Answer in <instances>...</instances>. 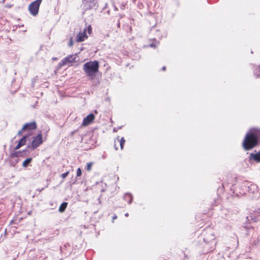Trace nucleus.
Wrapping results in <instances>:
<instances>
[{
  "label": "nucleus",
  "instance_id": "f257e3e1",
  "mask_svg": "<svg viewBox=\"0 0 260 260\" xmlns=\"http://www.w3.org/2000/svg\"><path fill=\"white\" fill-rule=\"evenodd\" d=\"M259 141H260V129L252 128L245 136L243 146L245 150H250L254 147Z\"/></svg>",
  "mask_w": 260,
  "mask_h": 260
},
{
  "label": "nucleus",
  "instance_id": "f03ea898",
  "mask_svg": "<svg viewBox=\"0 0 260 260\" xmlns=\"http://www.w3.org/2000/svg\"><path fill=\"white\" fill-rule=\"evenodd\" d=\"M99 63L98 61H90L84 64L83 70L89 79L93 80L99 72Z\"/></svg>",
  "mask_w": 260,
  "mask_h": 260
},
{
  "label": "nucleus",
  "instance_id": "7ed1b4c3",
  "mask_svg": "<svg viewBox=\"0 0 260 260\" xmlns=\"http://www.w3.org/2000/svg\"><path fill=\"white\" fill-rule=\"evenodd\" d=\"M87 32L90 35L92 32V27L91 25H88L86 28L84 29L83 31L79 32L76 37V41L77 42H81L87 39L88 36Z\"/></svg>",
  "mask_w": 260,
  "mask_h": 260
},
{
  "label": "nucleus",
  "instance_id": "20e7f679",
  "mask_svg": "<svg viewBox=\"0 0 260 260\" xmlns=\"http://www.w3.org/2000/svg\"><path fill=\"white\" fill-rule=\"evenodd\" d=\"M41 1L42 0H37L29 5L28 9L31 14L35 16L38 13L39 6Z\"/></svg>",
  "mask_w": 260,
  "mask_h": 260
},
{
  "label": "nucleus",
  "instance_id": "39448f33",
  "mask_svg": "<svg viewBox=\"0 0 260 260\" xmlns=\"http://www.w3.org/2000/svg\"><path fill=\"white\" fill-rule=\"evenodd\" d=\"M76 56L75 55H70L62 59L58 64L59 68H61L62 66L70 63L73 62H75Z\"/></svg>",
  "mask_w": 260,
  "mask_h": 260
},
{
  "label": "nucleus",
  "instance_id": "423d86ee",
  "mask_svg": "<svg viewBox=\"0 0 260 260\" xmlns=\"http://www.w3.org/2000/svg\"><path fill=\"white\" fill-rule=\"evenodd\" d=\"M43 143L42 136L41 134H38L35 137L31 143V147L33 149L37 148L40 145Z\"/></svg>",
  "mask_w": 260,
  "mask_h": 260
},
{
  "label": "nucleus",
  "instance_id": "0eeeda50",
  "mask_svg": "<svg viewBox=\"0 0 260 260\" xmlns=\"http://www.w3.org/2000/svg\"><path fill=\"white\" fill-rule=\"evenodd\" d=\"M94 115L93 114H90L83 119L82 122V125L87 126L90 124L94 119Z\"/></svg>",
  "mask_w": 260,
  "mask_h": 260
},
{
  "label": "nucleus",
  "instance_id": "6e6552de",
  "mask_svg": "<svg viewBox=\"0 0 260 260\" xmlns=\"http://www.w3.org/2000/svg\"><path fill=\"white\" fill-rule=\"evenodd\" d=\"M37 128V123L35 121L26 123L23 126V129L25 131L35 130Z\"/></svg>",
  "mask_w": 260,
  "mask_h": 260
},
{
  "label": "nucleus",
  "instance_id": "1a4fd4ad",
  "mask_svg": "<svg viewBox=\"0 0 260 260\" xmlns=\"http://www.w3.org/2000/svg\"><path fill=\"white\" fill-rule=\"evenodd\" d=\"M252 159L256 162H260V151L256 153H250L249 156V160Z\"/></svg>",
  "mask_w": 260,
  "mask_h": 260
},
{
  "label": "nucleus",
  "instance_id": "9d476101",
  "mask_svg": "<svg viewBox=\"0 0 260 260\" xmlns=\"http://www.w3.org/2000/svg\"><path fill=\"white\" fill-rule=\"evenodd\" d=\"M67 205H68V203L67 202H63L60 205V206L59 207L58 211L61 213L65 211V210L67 207Z\"/></svg>",
  "mask_w": 260,
  "mask_h": 260
},
{
  "label": "nucleus",
  "instance_id": "9b49d317",
  "mask_svg": "<svg viewBox=\"0 0 260 260\" xmlns=\"http://www.w3.org/2000/svg\"><path fill=\"white\" fill-rule=\"evenodd\" d=\"M124 198L125 200H128V203L129 204H131V203L132 202L133 198L131 194L129 193H126L124 195Z\"/></svg>",
  "mask_w": 260,
  "mask_h": 260
},
{
  "label": "nucleus",
  "instance_id": "f8f14e48",
  "mask_svg": "<svg viewBox=\"0 0 260 260\" xmlns=\"http://www.w3.org/2000/svg\"><path fill=\"white\" fill-rule=\"evenodd\" d=\"M31 158H27V159L23 161L22 163V166L23 167H27L28 164L31 162Z\"/></svg>",
  "mask_w": 260,
  "mask_h": 260
},
{
  "label": "nucleus",
  "instance_id": "ddd939ff",
  "mask_svg": "<svg viewBox=\"0 0 260 260\" xmlns=\"http://www.w3.org/2000/svg\"><path fill=\"white\" fill-rule=\"evenodd\" d=\"M26 136H23L19 142V143L22 146L25 144L26 142Z\"/></svg>",
  "mask_w": 260,
  "mask_h": 260
},
{
  "label": "nucleus",
  "instance_id": "4468645a",
  "mask_svg": "<svg viewBox=\"0 0 260 260\" xmlns=\"http://www.w3.org/2000/svg\"><path fill=\"white\" fill-rule=\"evenodd\" d=\"M118 142H119L120 143L121 149H122L123 148V145L125 143V140L124 138H121L120 140L118 139Z\"/></svg>",
  "mask_w": 260,
  "mask_h": 260
},
{
  "label": "nucleus",
  "instance_id": "2eb2a0df",
  "mask_svg": "<svg viewBox=\"0 0 260 260\" xmlns=\"http://www.w3.org/2000/svg\"><path fill=\"white\" fill-rule=\"evenodd\" d=\"M254 73L257 77H260V66H259L258 68L255 69Z\"/></svg>",
  "mask_w": 260,
  "mask_h": 260
},
{
  "label": "nucleus",
  "instance_id": "dca6fc26",
  "mask_svg": "<svg viewBox=\"0 0 260 260\" xmlns=\"http://www.w3.org/2000/svg\"><path fill=\"white\" fill-rule=\"evenodd\" d=\"M92 165H93L92 162L88 163L86 166V170L88 171H90L91 169Z\"/></svg>",
  "mask_w": 260,
  "mask_h": 260
},
{
  "label": "nucleus",
  "instance_id": "f3484780",
  "mask_svg": "<svg viewBox=\"0 0 260 260\" xmlns=\"http://www.w3.org/2000/svg\"><path fill=\"white\" fill-rule=\"evenodd\" d=\"M82 174L81 170L80 168H78L77 170V176H80Z\"/></svg>",
  "mask_w": 260,
  "mask_h": 260
},
{
  "label": "nucleus",
  "instance_id": "a211bd4d",
  "mask_svg": "<svg viewBox=\"0 0 260 260\" xmlns=\"http://www.w3.org/2000/svg\"><path fill=\"white\" fill-rule=\"evenodd\" d=\"M69 172H67L66 173H64L63 174H61V177L62 178H65L69 174Z\"/></svg>",
  "mask_w": 260,
  "mask_h": 260
},
{
  "label": "nucleus",
  "instance_id": "6ab92c4d",
  "mask_svg": "<svg viewBox=\"0 0 260 260\" xmlns=\"http://www.w3.org/2000/svg\"><path fill=\"white\" fill-rule=\"evenodd\" d=\"M25 129H23V127L18 132L17 135L18 136H21L22 134V133L25 131Z\"/></svg>",
  "mask_w": 260,
  "mask_h": 260
},
{
  "label": "nucleus",
  "instance_id": "aec40b11",
  "mask_svg": "<svg viewBox=\"0 0 260 260\" xmlns=\"http://www.w3.org/2000/svg\"><path fill=\"white\" fill-rule=\"evenodd\" d=\"M22 146L20 145V144H19L18 143V144H17V145L15 147V150H18V149H19Z\"/></svg>",
  "mask_w": 260,
  "mask_h": 260
},
{
  "label": "nucleus",
  "instance_id": "412c9836",
  "mask_svg": "<svg viewBox=\"0 0 260 260\" xmlns=\"http://www.w3.org/2000/svg\"><path fill=\"white\" fill-rule=\"evenodd\" d=\"M95 5L94 0H91V8Z\"/></svg>",
  "mask_w": 260,
  "mask_h": 260
},
{
  "label": "nucleus",
  "instance_id": "4be33fe9",
  "mask_svg": "<svg viewBox=\"0 0 260 260\" xmlns=\"http://www.w3.org/2000/svg\"><path fill=\"white\" fill-rule=\"evenodd\" d=\"M73 40H72V38H71V39H70V41H69V45L70 46H72L73 45Z\"/></svg>",
  "mask_w": 260,
  "mask_h": 260
},
{
  "label": "nucleus",
  "instance_id": "5701e85b",
  "mask_svg": "<svg viewBox=\"0 0 260 260\" xmlns=\"http://www.w3.org/2000/svg\"><path fill=\"white\" fill-rule=\"evenodd\" d=\"M166 70V67H165V66H164V67H163L162 68V71H165Z\"/></svg>",
  "mask_w": 260,
  "mask_h": 260
},
{
  "label": "nucleus",
  "instance_id": "b1692460",
  "mask_svg": "<svg viewBox=\"0 0 260 260\" xmlns=\"http://www.w3.org/2000/svg\"><path fill=\"white\" fill-rule=\"evenodd\" d=\"M150 46L151 47H155V45L153 44H151L150 45Z\"/></svg>",
  "mask_w": 260,
  "mask_h": 260
},
{
  "label": "nucleus",
  "instance_id": "393cba45",
  "mask_svg": "<svg viewBox=\"0 0 260 260\" xmlns=\"http://www.w3.org/2000/svg\"><path fill=\"white\" fill-rule=\"evenodd\" d=\"M43 189H44V188H42V189H38V190L39 191V192H41Z\"/></svg>",
  "mask_w": 260,
  "mask_h": 260
},
{
  "label": "nucleus",
  "instance_id": "a878e982",
  "mask_svg": "<svg viewBox=\"0 0 260 260\" xmlns=\"http://www.w3.org/2000/svg\"><path fill=\"white\" fill-rule=\"evenodd\" d=\"M117 218V216H115L114 217H113V220H114V219H115L116 218Z\"/></svg>",
  "mask_w": 260,
  "mask_h": 260
},
{
  "label": "nucleus",
  "instance_id": "bb28decb",
  "mask_svg": "<svg viewBox=\"0 0 260 260\" xmlns=\"http://www.w3.org/2000/svg\"><path fill=\"white\" fill-rule=\"evenodd\" d=\"M125 216L126 217H127V216H128V214L127 213H125Z\"/></svg>",
  "mask_w": 260,
  "mask_h": 260
},
{
  "label": "nucleus",
  "instance_id": "cd10ccee",
  "mask_svg": "<svg viewBox=\"0 0 260 260\" xmlns=\"http://www.w3.org/2000/svg\"><path fill=\"white\" fill-rule=\"evenodd\" d=\"M52 59L56 60V59H57V58L56 57H54V58H53Z\"/></svg>",
  "mask_w": 260,
  "mask_h": 260
},
{
  "label": "nucleus",
  "instance_id": "c85d7f7f",
  "mask_svg": "<svg viewBox=\"0 0 260 260\" xmlns=\"http://www.w3.org/2000/svg\"><path fill=\"white\" fill-rule=\"evenodd\" d=\"M115 149H116V150H117V149H118V148L116 147V145H115Z\"/></svg>",
  "mask_w": 260,
  "mask_h": 260
}]
</instances>
